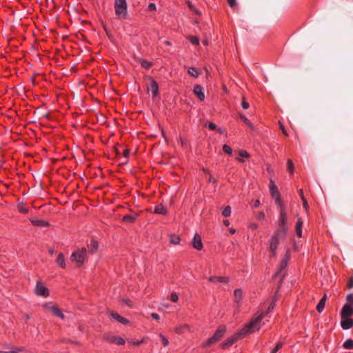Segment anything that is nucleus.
<instances>
[{"mask_svg":"<svg viewBox=\"0 0 353 353\" xmlns=\"http://www.w3.org/2000/svg\"><path fill=\"white\" fill-rule=\"evenodd\" d=\"M263 319V314L253 316L251 321L245 325V326L239 331V334L241 335L242 337H244L246 335L254 332L255 330H259L260 327H257V325L262 321Z\"/></svg>","mask_w":353,"mask_h":353,"instance_id":"nucleus-1","label":"nucleus"},{"mask_svg":"<svg viewBox=\"0 0 353 353\" xmlns=\"http://www.w3.org/2000/svg\"><path fill=\"white\" fill-rule=\"evenodd\" d=\"M88 252L85 248L77 249V250L72 252L70 256V260L72 262H75L77 263V267L82 266L84 264V263L88 260Z\"/></svg>","mask_w":353,"mask_h":353,"instance_id":"nucleus-2","label":"nucleus"},{"mask_svg":"<svg viewBox=\"0 0 353 353\" xmlns=\"http://www.w3.org/2000/svg\"><path fill=\"white\" fill-rule=\"evenodd\" d=\"M278 228L276 232L278 234H283L286 236L288 226H287V212L283 211L279 212V217L278 219Z\"/></svg>","mask_w":353,"mask_h":353,"instance_id":"nucleus-3","label":"nucleus"},{"mask_svg":"<svg viewBox=\"0 0 353 353\" xmlns=\"http://www.w3.org/2000/svg\"><path fill=\"white\" fill-rule=\"evenodd\" d=\"M225 332V325H221L219 326L213 336L208 339L206 344L204 345L203 346L205 347L206 345H209L219 341L224 336Z\"/></svg>","mask_w":353,"mask_h":353,"instance_id":"nucleus-4","label":"nucleus"},{"mask_svg":"<svg viewBox=\"0 0 353 353\" xmlns=\"http://www.w3.org/2000/svg\"><path fill=\"white\" fill-rule=\"evenodd\" d=\"M290 260V250H288L284 258L282 259L280 263V266L279 270L276 271V272L274 274V277H276L278 276H281V281L283 279V278L285 276V273L283 272L285 269L286 268L288 263Z\"/></svg>","mask_w":353,"mask_h":353,"instance_id":"nucleus-5","label":"nucleus"},{"mask_svg":"<svg viewBox=\"0 0 353 353\" xmlns=\"http://www.w3.org/2000/svg\"><path fill=\"white\" fill-rule=\"evenodd\" d=\"M114 8L116 14L124 17L127 13V4L125 0H115Z\"/></svg>","mask_w":353,"mask_h":353,"instance_id":"nucleus-6","label":"nucleus"},{"mask_svg":"<svg viewBox=\"0 0 353 353\" xmlns=\"http://www.w3.org/2000/svg\"><path fill=\"white\" fill-rule=\"evenodd\" d=\"M285 239V235L278 234V232H276L271 238L270 243V250L272 252V256H276V249L279 244V239Z\"/></svg>","mask_w":353,"mask_h":353,"instance_id":"nucleus-7","label":"nucleus"},{"mask_svg":"<svg viewBox=\"0 0 353 353\" xmlns=\"http://www.w3.org/2000/svg\"><path fill=\"white\" fill-rule=\"evenodd\" d=\"M35 294L37 296H41L44 297H48L50 296L49 290L44 286L40 281L37 282L35 287Z\"/></svg>","mask_w":353,"mask_h":353,"instance_id":"nucleus-8","label":"nucleus"},{"mask_svg":"<svg viewBox=\"0 0 353 353\" xmlns=\"http://www.w3.org/2000/svg\"><path fill=\"white\" fill-rule=\"evenodd\" d=\"M243 338L241 335L239 334V332L232 335V336L228 338L221 343V347L223 349H227L232 346L237 340Z\"/></svg>","mask_w":353,"mask_h":353,"instance_id":"nucleus-9","label":"nucleus"},{"mask_svg":"<svg viewBox=\"0 0 353 353\" xmlns=\"http://www.w3.org/2000/svg\"><path fill=\"white\" fill-rule=\"evenodd\" d=\"M353 315V306L351 304H345L341 312V319L350 317Z\"/></svg>","mask_w":353,"mask_h":353,"instance_id":"nucleus-10","label":"nucleus"},{"mask_svg":"<svg viewBox=\"0 0 353 353\" xmlns=\"http://www.w3.org/2000/svg\"><path fill=\"white\" fill-rule=\"evenodd\" d=\"M107 314H109L111 317H112L115 321H117V322H119L123 325H127L130 323V321L127 319L121 316L117 312H114L112 311H108Z\"/></svg>","mask_w":353,"mask_h":353,"instance_id":"nucleus-11","label":"nucleus"},{"mask_svg":"<svg viewBox=\"0 0 353 353\" xmlns=\"http://www.w3.org/2000/svg\"><path fill=\"white\" fill-rule=\"evenodd\" d=\"M234 302L236 305L237 307H239L241 305V301L243 299V290L240 288L236 289L234 291Z\"/></svg>","mask_w":353,"mask_h":353,"instance_id":"nucleus-12","label":"nucleus"},{"mask_svg":"<svg viewBox=\"0 0 353 353\" xmlns=\"http://www.w3.org/2000/svg\"><path fill=\"white\" fill-rule=\"evenodd\" d=\"M192 246L197 250H201L203 248V243L201 237L199 234H195L192 239Z\"/></svg>","mask_w":353,"mask_h":353,"instance_id":"nucleus-13","label":"nucleus"},{"mask_svg":"<svg viewBox=\"0 0 353 353\" xmlns=\"http://www.w3.org/2000/svg\"><path fill=\"white\" fill-rule=\"evenodd\" d=\"M204 88L200 85H196L194 88L193 92L200 101L205 99Z\"/></svg>","mask_w":353,"mask_h":353,"instance_id":"nucleus-14","label":"nucleus"},{"mask_svg":"<svg viewBox=\"0 0 353 353\" xmlns=\"http://www.w3.org/2000/svg\"><path fill=\"white\" fill-rule=\"evenodd\" d=\"M148 90L152 93L153 97H155L159 94V86L157 83L152 79L150 85L148 86Z\"/></svg>","mask_w":353,"mask_h":353,"instance_id":"nucleus-15","label":"nucleus"},{"mask_svg":"<svg viewBox=\"0 0 353 353\" xmlns=\"http://www.w3.org/2000/svg\"><path fill=\"white\" fill-rule=\"evenodd\" d=\"M341 325L344 330L350 329L353 326V320L349 317L341 319Z\"/></svg>","mask_w":353,"mask_h":353,"instance_id":"nucleus-16","label":"nucleus"},{"mask_svg":"<svg viewBox=\"0 0 353 353\" xmlns=\"http://www.w3.org/2000/svg\"><path fill=\"white\" fill-rule=\"evenodd\" d=\"M270 192L271 196L274 198L281 195L274 181L272 179H270Z\"/></svg>","mask_w":353,"mask_h":353,"instance_id":"nucleus-17","label":"nucleus"},{"mask_svg":"<svg viewBox=\"0 0 353 353\" xmlns=\"http://www.w3.org/2000/svg\"><path fill=\"white\" fill-rule=\"evenodd\" d=\"M210 282L216 283H228L229 281V278L227 276H211L208 278Z\"/></svg>","mask_w":353,"mask_h":353,"instance_id":"nucleus-18","label":"nucleus"},{"mask_svg":"<svg viewBox=\"0 0 353 353\" xmlns=\"http://www.w3.org/2000/svg\"><path fill=\"white\" fill-rule=\"evenodd\" d=\"M50 310L54 316H56L61 319H64L65 316L57 305H52V307H50Z\"/></svg>","mask_w":353,"mask_h":353,"instance_id":"nucleus-19","label":"nucleus"},{"mask_svg":"<svg viewBox=\"0 0 353 353\" xmlns=\"http://www.w3.org/2000/svg\"><path fill=\"white\" fill-rule=\"evenodd\" d=\"M303 221L301 218H299L295 225V231L296 234L299 237L302 236V227H303Z\"/></svg>","mask_w":353,"mask_h":353,"instance_id":"nucleus-20","label":"nucleus"},{"mask_svg":"<svg viewBox=\"0 0 353 353\" xmlns=\"http://www.w3.org/2000/svg\"><path fill=\"white\" fill-rule=\"evenodd\" d=\"M167 212V208L161 203L157 205L154 210V213L161 215H165Z\"/></svg>","mask_w":353,"mask_h":353,"instance_id":"nucleus-21","label":"nucleus"},{"mask_svg":"<svg viewBox=\"0 0 353 353\" xmlns=\"http://www.w3.org/2000/svg\"><path fill=\"white\" fill-rule=\"evenodd\" d=\"M326 300H327V295H326V294H325L316 305V309L318 311V312L321 313V312H323V310L325 307V305Z\"/></svg>","mask_w":353,"mask_h":353,"instance_id":"nucleus-22","label":"nucleus"},{"mask_svg":"<svg viewBox=\"0 0 353 353\" xmlns=\"http://www.w3.org/2000/svg\"><path fill=\"white\" fill-rule=\"evenodd\" d=\"M274 199L275 200L276 205L280 208L279 212H283V211H286V207L285 204L283 203L281 195L274 197Z\"/></svg>","mask_w":353,"mask_h":353,"instance_id":"nucleus-23","label":"nucleus"},{"mask_svg":"<svg viewBox=\"0 0 353 353\" xmlns=\"http://www.w3.org/2000/svg\"><path fill=\"white\" fill-rule=\"evenodd\" d=\"M57 263L61 268L65 269L66 268V263L65 261V256L63 253H59L57 256Z\"/></svg>","mask_w":353,"mask_h":353,"instance_id":"nucleus-24","label":"nucleus"},{"mask_svg":"<svg viewBox=\"0 0 353 353\" xmlns=\"http://www.w3.org/2000/svg\"><path fill=\"white\" fill-rule=\"evenodd\" d=\"M137 218V214H127L123 216L122 221L125 223H134Z\"/></svg>","mask_w":353,"mask_h":353,"instance_id":"nucleus-25","label":"nucleus"},{"mask_svg":"<svg viewBox=\"0 0 353 353\" xmlns=\"http://www.w3.org/2000/svg\"><path fill=\"white\" fill-rule=\"evenodd\" d=\"M31 223L34 226L48 227L50 225L48 221L43 220H32Z\"/></svg>","mask_w":353,"mask_h":353,"instance_id":"nucleus-26","label":"nucleus"},{"mask_svg":"<svg viewBox=\"0 0 353 353\" xmlns=\"http://www.w3.org/2000/svg\"><path fill=\"white\" fill-rule=\"evenodd\" d=\"M99 248V243L97 241L94 239H92L90 245H88V248L90 249L92 253H94L97 251Z\"/></svg>","mask_w":353,"mask_h":353,"instance_id":"nucleus-27","label":"nucleus"},{"mask_svg":"<svg viewBox=\"0 0 353 353\" xmlns=\"http://www.w3.org/2000/svg\"><path fill=\"white\" fill-rule=\"evenodd\" d=\"M109 341L112 343H117L120 345H123L125 343V340L122 337H120V336L113 337Z\"/></svg>","mask_w":353,"mask_h":353,"instance_id":"nucleus-28","label":"nucleus"},{"mask_svg":"<svg viewBox=\"0 0 353 353\" xmlns=\"http://www.w3.org/2000/svg\"><path fill=\"white\" fill-rule=\"evenodd\" d=\"M189 329L190 330V327L188 325L185 324L183 325H181V326L176 327L175 332L177 334H182L185 330H189Z\"/></svg>","mask_w":353,"mask_h":353,"instance_id":"nucleus-29","label":"nucleus"},{"mask_svg":"<svg viewBox=\"0 0 353 353\" xmlns=\"http://www.w3.org/2000/svg\"><path fill=\"white\" fill-rule=\"evenodd\" d=\"M17 209L20 213L25 214L28 213V209L26 207L25 204L23 203L18 204Z\"/></svg>","mask_w":353,"mask_h":353,"instance_id":"nucleus-30","label":"nucleus"},{"mask_svg":"<svg viewBox=\"0 0 353 353\" xmlns=\"http://www.w3.org/2000/svg\"><path fill=\"white\" fill-rule=\"evenodd\" d=\"M343 347L347 350L353 349V340L351 339H347L343 343Z\"/></svg>","mask_w":353,"mask_h":353,"instance_id":"nucleus-31","label":"nucleus"},{"mask_svg":"<svg viewBox=\"0 0 353 353\" xmlns=\"http://www.w3.org/2000/svg\"><path fill=\"white\" fill-rule=\"evenodd\" d=\"M188 72L189 74L196 78L198 77L199 74V71L195 68H189L188 70Z\"/></svg>","mask_w":353,"mask_h":353,"instance_id":"nucleus-32","label":"nucleus"},{"mask_svg":"<svg viewBox=\"0 0 353 353\" xmlns=\"http://www.w3.org/2000/svg\"><path fill=\"white\" fill-rule=\"evenodd\" d=\"M240 117V119L248 126L250 127L251 129H254V125L253 124L243 115V114H240L239 115Z\"/></svg>","mask_w":353,"mask_h":353,"instance_id":"nucleus-33","label":"nucleus"},{"mask_svg":"<svg viewBox=\"0 0 353 353\" xmlns=\"http://www.w3.org/2000/svg\"><path fill=\"white\" fill-rule=\"evenodd\" d=\"M180 241L181 239L179 236L174 234L170 236V241L171 243L174 245H177L180 243Z\"/></svg>","mask_w":353,"mask_h":353,"instance_id":"nucleus-34","label":"nucleus"},{"mask_svg":"<svg viewBox=\"0 0 353 353\" xmlns=\"http://www.w3.org/2000/svg\"><path fill=\"white\" fill-rule=\"evenodd\" d=\"M287 168H288V172L292 174H293L294 172V163L292 162V161L290 159H288L287 161Z\"/></svg>","mask_w":353,"mask_h":353,"instance_id":"nucleus-35","label":"nucleus"},{"mask_svg":"<svg viewBox=\"0 0 353 353\" xmlns=\"http://www.w3.org/2000/svg\"><path fill=\"white\" fill-rule=\"evenodd\" d=\"M231 214V208L230 206L228 205L225 207L222 211V215L224 217H228Z\"/></svg>","mask_w":353,"mask_h":353,"instance_id":"nucleus-36","label":"nucleus"},{"mask_svg":"<svg viewBox=\"0 0 353 353\" xmlns=\"http://www.w3.org/2000/svg\"><path fill=\"white\" fill-rule=\"evenodd\" d=\"M283 345V343L281 341H279L275 347L272 350L270 353H276Z\"/></svg>","mask_w":353,"mask_h":353,"instance_id":"nucleus-37","label":"nucleus"},{"mask_svg":"<svg viewBox=\"0 0 353 353\" xmlns=\"http://www.w3.org/2000/svg\"><path fill=\"white\" fill-rule=\"evenodd\" d=\"M186 3H187L188 8L190 10H192L193 12H194L196 14H198V15L201 14V12L199 10H198L197 9H196L195 7L193 6V4L190 1H187Z\"/></svg>","mask_w":353,"mask_h":353,"instance_id":"nucleus-38","label":"nucleus"},{"mask_svg":"<svg viewBox=\"0 0 353 353\" xmlns=\"http://www.w3.org/2000/svg\"><path fill=\"white\" fill-rule=\"evenodd\" d=\"M159 338L161 339V342H162V344L164 347L168 345L169 344V341L168 339L164 336L162 334H160L159 335Z\"/></svg>","mask_w":353,"mask_h":353,"instance_id":"nucleus-39","label":"nucleus"},{"mask_svg":"<svg viewBox=\"0 0 353 353\" xmlns=\"http://www.w3.org/2000/svg\"><path fill=\"white\" fill-rule=\"evenodd\" d=\"M223 150L225 153L228 154H231L232 152V149L230 146L228 145H224L223 146Z\"/></svg>","mask_w":353,"mask_h":353,"instance_id":"nucleus-40","label":"nucleus"},{"mask_svg":"<svg viewBox=\"0 0 353 353\" xmlns=\"http://www.w3.org/2000/svg\"><path fill=\"white\" fill-rule=\"evenodd\" d=\"M141 65L143 68H145L146 69L149 68L152 65V63L151 62H149V61H145V60H141Z\"/></svg>","mask_w":353,"mask_h":353,"instance_id":"nucleus-41","label":"nucleus"},{"mask_svg":"<svg viewBox=\"0 0 353 353\" xmlns=\"http://www.w3.org/2000/svg\"><path fill=\"white\" fill-rule=\"evenodd\" d=\"M190 42L194 45H199V38L194 36H191L189 37Z\"/></svg>","mask_w":353,"mask_h":353,"instance_id":"nucleus-42","label":"nucleus"},{"mask_svg":"<svg viewBox=\"0 0 353 353\" xmlns=\"http://www.w3.org/2000/svg\"><path fill=\"white\" fill-rule=\"evenodd\" d=\"M170 300L174 302V303H176L179 300V296L178 295L176 294V293L175 292H172L171 294H170Z\"/></svg>","mask_w":353,"mask_h":353,"instance_id":"nucleus-43","label":"nucleus"},{"mask_svg":"<svg viewBox=\"0 0 353 353\" xmlns=\"http://www.w3.org/2000/svg\"><path fill=\"white\" fill-rule=\"evenodd\" d=\"M250 156H240V157H236L235 159L237 160L240 163L245 162V159H248Z\"/></svg>","mask_w":353,"mask_h":353,"instance_id":"nucleus-44","label":"nucleus"},{"mask_svg":"<svg viewBox=\"0 0 353 353\" xmlns=\"http://www.w3.org/2000/svg\"><path fill=\"white\" fill-rule=\"evenodd\" d=\"M346 301L352 305L353 304V294H349L346 296Z\"/></svg>","mask_w":353,"mask_h":353,"instance_id":"nucleus-45","label":"nucleus"},{"mask_svg":"<svg viewBox=\"0 0 353 353\" xmlns=\"http://www.w3.org/2000/svg\"><path fill=\"white\" fill-rule=\"evenodd\" d=\"M145 342V339L143 338L140 341H130V343H131L132 345H139Z\"/></svg>","mask_w":353,"mask_h":353,"instance_id":"nucleus-46","label":"nucleus"},{"mask_svg":"<svg viewBox=\"0 0 353 353\" xmlns=\"http://www.w3.org/2000/svg\"><path fill=\"white\" fill-rule=\"evenodd\" d=\"M205 126H207V123L205 124ZM208 128L211 130H216V124L213 123H209L208 124Z\"/></svg>","mask_w":353,"mask_h":353,"instance_id":"nucleus-47","label":"nucleus"},{"mask_svg":"<svg viewBox=\"0 0 353 353\" xmlns=\"http://www.w3.org/2000/svg\"><path fill=\"white\" fill-rule=\"evenodd\" d=\"M275 307V301H272L268 308V312H270Z\"/></svg>","mask_w":353,"mask_h":353,"instance_id":"nucleus-48","label":"nucleus"},{"mask_svg":"<svg viewBox=\"0 0 353 353\" xmlns=\"http://www.w3.org/2000/svg\"><path fill=\"white\" fill-rule=\"evenodd\" d=\"M157 9V7H156V5L154 3H150L149 6H148V10L150 11H154L156 10Z\"/></svg>","mask_w":353,"mask_h":353,"instance_id":"nucleus-49","label":"nucleus"},{"mask_svg":"<svg viewBox=\"0 0 353 353\" xmlns=\"http://www.w3.org/2000/svg\"><path fill=\"white\" fill-rule=\"evenodd\" d=\"M242 108L245 110L248 109L250 106L249 103L243 100L241 103Z\"/></svg>","mask_w":353,"mask_h":353,"instance_id":"nucleus-50","label":"nucleus"},{"mask_svg":"<svg viewBox=\"0 0 353 353\" xmlns=\"http://www.w3.org/2000/svg\"><path fill=\"white\" fill-rule=\"evenodd\" d=\"M151 317L155 320H159L160 319V316L157 313H152L151 314Z\"/></svg>","mask_w":353,"mask_h":353,"instance_id":"nucleus-51","label":"nucleus"},{"mask_svg":"<svg viewBox=\"0 0 353 353\" xmlns=\"http://www.w3.org/2000/svg\"><path fill=\"white\" fill-rule=\"evenodd\" d=\"M347 288H353V277H351L350 279V281L347 283Z\"/></svg>","mask_w":353,"mask_h":353,"instance_id":"nucleus-52","label":"nucleus"},{"mask_svg":"<svg viewBox=\"0 0 353 353\" xmlns=\"http://www.w3.org/2000/svg\"><path fill=\"white\" fill-rule=\"evenodd\" d=\"M123 302L128 306H132V301L130 299H123Z\"/></svg>","mask_w":353,"mask_h":353,"instance_id":"nucleus-53","label":"nucleus"},{"mask_svg":"<svg viewBox=\"0 0 353 353\" xmlns=\"http://www.w3.org/2000/svg\"><path fill=\"white\" fill-rule=\"evenodd\" d=\"M228 4L230 7H234L236 3V0H228Z\"/></svg>","mask_w":353,"mask_h":353,"instance_id":"nucleus-54","label":"nucleus"},{"mask_svg":"<svg viewBox=\"0 0 353 353\" xmlns=\"http://www.w3.org/2000/svg\"><path fill=\"white\" fill-rule=\"evenodd\" d=\"M279 124H280V128H281V130H282L283 133L285 135H288L287 132H286V130H285V128H284L283 125L281 123H279Z\"/></svg>","mask_w":353,"mask_h":353,"instance_id":"nucleus-55","label":"nucleus"},{"mask_svg":"<svg viewBox=\"0 0 353 353\" xmlns=\"http://www.w3.org/2000/svg\"><path fill=\"white\" fill-rule=\"evenodd\" d=\"M258 228V225L256 223H252L250 225V228L251 230H256V228Z\"/></svg>","mask_w":353,"mask_h":353,"instance_id":"nucleus-56","label":"nucleus"},{"mask_svg":"<svg viewBox=\"0 0 353 353\" xmlns=\"http://www.w3.org/2000/svg\"><path fill=\"white\" fill-rule=\"evenodd\" d=\"M15 351H17L18 353L19 352H22L25 351V348L23 347H17Z\"/></svg>","mask_w":353,"mask_h":353,"instance_id":"nucleus-57","label":"nucleus"},{"mask_svg":"<svg viewBox=\"0 0 353 353\" xmlns=\"http://www.w3.org/2000/svg\"><path fill=\"white\" fill-rule=\"evenodd\" d=\"M209 182H211V183H216V180L215 178L212 177V176H210L209 177V179H208Z\"/></svg>","mask_w":353,"mask_h":353,"instance_id":"nucleus-58","label":"nucleus"},{"mask_svg":"<svg viewBox=\"0 0 353 353\" xmlns=\"http://www.w3.org/2000/svg\"><path fill=\"white\" fill-rule=\"evenodd\" d=\"M0 353H18V352L15 350H12V351H1Z\"/></svg>","mask_w":353,"mask_h":353,"instance_id":"nucleus-59","label":"nucleus"},{"mask_svg":"<svg viewBox=\"0 0 353 353\" xmlns=\"http://www.w3.org/2000/svg\"><path fill=\"white\" fill-rule=\"evenodd\" d=\"M239 154L243 155V154H249L247 151L240 150Z\"/></svg>","mask_w":353,"mask_h":353,"instance_id":"nucleus-60","label":"nucleus"},{"mask_svg":"<svg viewBox=\"0 0 353 353\" xmlns=\"http://www.w3.org/2000/svg\"><path fill=\"white\" fill-rule=\"evenodd\" d=\"M303 199V206H304V208H307V201H306L305 199L304 198V196H303V199Z\"/></svg>","mask_w":353,"mask_h":353,"instance_id":"nucleus-61","label":"nucleus"},{"mask_svg":"<svg viewBox=\"0 0 353 353\" xmlns=\"http://www.w3.org/2000/svg\"><path fill=\"white\" fill-rule=\"evenodd\" d=\"M50 305H51V303H46V304H44V305H43V306H44L46 308L50 309V307H52Z\"/></svg>","mask_w":353,"mask_h":353,"instance_id":"nucleus-62","label":"nucleus"},{"mask_svg":"<svg viewBox=\"0 0 353 353\" xmlns=\"http://www.w3.org/2000/svg\"><path fill=\"white\" fill-rule=\"evenodd\" d=\"M260 205V201L259 200L255 201L254 206L258 207Z\"/></svg>","mask_w":353,"mask_h":353,"instance_id":"nucleus-63","label":"nucleus"},{"mask_svg":"<svg viewBox=\"0 0 353 353\" xmlns=\"http://www.w3.org/2000/svg\"><path fill=\"white\" fill-rule=\"evenodd\" d=\"M223 224L226 226L229 225H230V221L228 220H224L223 221Z\"/></svg>","mask_w":353,"mask_h":353,"instance_id":"nucleus-64","label":"nucleus"}]
</instances>
